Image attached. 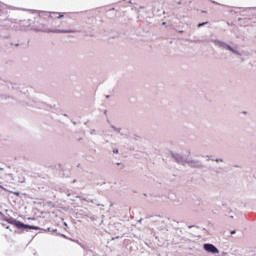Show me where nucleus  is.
<instances>
[{
	"mask_svg": "<svg viewBox=\"0 0 256 256\" xmlns=\"http://www.w3.org/2000/svg\"><path fill=\"white\" fill-rule=\"evenodd\" d=\"M53 232H55V231H57V229H55V230H52Z\"/></svg>",
	"mask_w": 256,
	"mask_h": 256,
	"instance_id": "nucleus-17",
	"label": "nucleus"
},
{
	"mask_svg": "<svg viewBox=\"0 0 256 256\" xmlns=\"http://www.w3.org/2000/svg\"><path fill=\"white\" fill-rule=\"evenodd\" d=\"M15 195H19V192H15Z\"/></svg>",
	"mask_w": 256,
	"mask_h": 256,
	"instance_id": "nucleus-14",
	"label": "nucleus"
},
{
	"mask_svg": "<svg viewBox=\"0 0 256 256\" xmlns=\"http://www.w3.org/2000/svg\"><path fill=\"white\" fill-rule=\"evenodd\" d=\"M1 215H3V212H0V217H1Z\"/></svg>",
	"mask_w": 256,
	"mask_h": 256,
	"instance_id": "nucleus-15",
	"label": "nucleus"
},
{
	"mask_svg": "<svg viewBox=\"0 0 256 256\" xmlns=\"http://www.w3.org/2000/svg\"><path fill=\"white\" fill-rule=\"evenodd\" d=\"M91 203H93L94 205H97V207H104V205L99 203V201H97V199H93V202H91Z\"/></svg>",
	"mask_w": 256,
	"mask_h": 256,
	"instance_id": "nucleus-6",
	"label": "nucleus"
},
{
	"mask_svg": "<svg viewBox=\"0 0 256 256\" xmlns=\"http://www.w3.org/2000/svg\"><path fill=\"white\" fill-rule=\"evenodd\" d=\"M203 249H204V251H206L207 253H212V255H217V254H219V249H218L215 245H213V244H211V243H206V244H204V245H203Z\"/></svg>",
	"mask_w": 256,
	"mask_h": 256,
	"instance_id": "nucleus-2",
	"label": "nucleus"
},
{
	"mask_svg": "<svg viewBox=\"0 0 256 256\" xmlns=\"http://www.w3.org/2000/svg\"><path fill=\"white\" fill-rule=\"evenodd\" d=\"M207 24H209V22L199 23V24H198V27H203L204 25H207Z\"/></svg>",
	"mask_w": 256,
	"mask_h": 256,
	"instance_id": "nucleus-8",
	"label": "nucleus"
},
{
	"mask_svg": "<svg viewBox=\"0 0 256 256\" xmlns=\"http://www.w3.org/2000/svg\"><path fill=\"white\" fill-rule=\"evenodd\" d=\"M2 221H6V223H9L10 225H14V227H17L19 231H29V229H34V231H39V226H33L29 224H25L13 217H7L4 214L1 216Z\"/></svg>",
	"mask_w": 256,
	"mask_h": 256,
	"instance_id": "nucleus-1",
	"label": "nucleus"
},
{
	"mask_svg": "<svg viewBox=\"0 0 256 256\" xmlns=\"http://www.w3.org/2000/svg\"><path fill=\"white\" fill-rule=\"evenodd\" d=\"M227 49H229V51H233V48H231V46L226 45Z\"/></svg>",
	"mask_w": 256,
	"mask_h": 256,
	"instance_id": "nucleus-10",
	"label": "nucleus"
},
{
	"mask_svg": "<svg viewBox=\"0 0 256 256\" xmlns=\"http://www.w3.org/2000/svg\"><path fill=\"white\" fill-rule=\"evenodd\" d=\"M230 233H231V235H235L236 231L232 230Z\"/></svg>",
	"mask_w": 256,
	"mask_h": 256,
	"instance_id": "nucleus-11",
	"label": "nucleus"
},
{
	"mask_svg": "<svg viewBox=\"0 0 256 256\" xmlns=\"http://www.w3.org/2000/svg\"><path fill=\"white\" fill-rule=\"evenodd\" d=\"M183 163H184V165H187L188 167H197V163H199V162H197V161H185Z\"/></svg>",
	"mask_w": 256,
	"mask_h": 256,
	"instance_id": "nucleus-4",
	"label": "nucleus"
},
{
	"mask_svg": "<svg viewBox=\"0 0 256 256\" xmlns=\"http://www.w3.org/2000/svg\"><path fill=\"white\" fill-rule=\"evenodd\" d=\"M3 225V227H5V229H10L11 227L9 226V225H7V224H2Z\"/></svg>",
	"mask_w": 256,
	"mask_h": 256,
	"instance_id": "nucleus-9",
	"label": "nucleus"
},
{
	"mask_svg": "<svg viewBox=\"0 0 256 256\" xmlns=\"http://www.w3.org/2000/svg\"><path fill=\"white\" fill-rule=\"evenodd\" d=\"M49 17L50 19H61L64 17V15L59 12H52L49 14Z\"/></svg>",
	"mask_w": 256,
	"mask_h": 256,
	"instance_id": "nucleus-3",
	"label": "nucleus"
},
{
	"mask_svg": "<svg viewBox=\"0 0 256 256\" xmlns=\"http://www.w3.org/2000/svg\"><path fill=\"white\" fill-rule=\"evenodd\" d=\"M83 201H86V203H93V199L91 198H83Z\"/></svg>",
	"mask_w": 256,
	"mask_h": 256,
	"instance_id": "nucleus-7",
	"label": "nucleus"
},
{
	"mask_svg": "<svg viewBox=\"0 0 256 256\" xmlns=\"http://www.w3.org/2000/svg\"><path fill=\"white\" fill-rule=\"evenodd\" d=\"M72 183H77V180H73Z\"/></svg>",
	"mask_w": 256,
	"mask_h": 256,
	"instance_id": "nucleus-13",
	"label": "nucleus"
},
{
	"mask_svg": "<svg viewBox=\"0 0 256 256\" xmlns=\"http://www.w3.org/2000/svg\"><path fill=\"white\" fill-rule=\"evenodd\" d=\"M116 165H118V166L121 165V162L116 163Z\"/></svg>",
	"mask_w": 256,
	"mask_h": 256,
	"instance_id": "nucleus-12",
	"label": "nucleus"
},
{
	"mask_svg": "<svg viewBox=\"0 0 256 256\" xmlns=\"http://www.w3.org/2000/svg\"><path fill=\"white\" fill-rule=\"evenodd\" d=\"M53 33H74L72 30H55Z\"/></svg>",
	"mask_w": 256,
	"mask_h": 256,
	"instance_id": "nucleus-5",
	"label": "nucleus"
},
{
	"mask_svg": "<svg viewBox=\"0 0 256 256\" xmlns=\"http://www.w3.org/2000/svg\"><path fill=\"white\" fill-rule=\"evenodd\" d=\"M0 189H3V187L0 185Z\"/></svg>",
	"mask_w": 256,
	"mask_h": 256,
	"instance_id": "nucleus-16",
	"label": "nucleus"
},
{
	"mask_svg": "<svg viewBox=\"0 0 256 256\" xmlns=\"http://www.w3.org/2000/svg\"><path fill=\"white\" fill-rule=\"evenodd\" d=\"M163 25H165V22H163Z\"/></svg>",
	"mask_w": 256,
	"mask_h": 256,
	"instance_id": "nucleus-18",
	"label": "nucleus"
}]
</instances>
